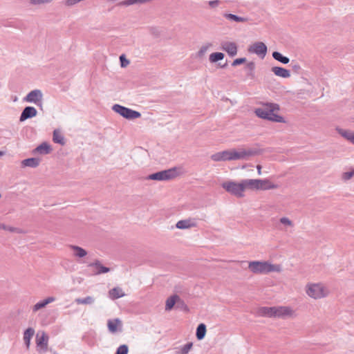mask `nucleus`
<instances>
[{"label": "nucleus", "mask_w": 354, "mask_h": 354, "mask_svg": "<svg viewBox=\"0 0 354 354\" xmlns=\"http://www.w3.org/2000/svg\"><path fill=\"white\" fill-rule=\"evenodd\" d=\"M279 111V106L275 103H266L262 107L255 109V114L260 118L272 122L284 123V118L276 112Z\"/></svg>", "instance_id": "obj_1"}, {"label": "nucleus", "mask_w": 354, "mask_h": 354, "mask_svg": "<svg viewBox=\"0 0 354 354\" xmlns=\"http://www.w3.org/2000/svg\"><path fill=\"white\" fill-rule=\"evenodd\" d=\"M250 272L256 274H266L270 272H280L281 266L269 261H253L248 263Z\"/></svg>", "instance_id": "obj_2"}, {"label": "nucleus", "mask_w": 354, "mask_h": 354, "mask_svg": "<svg viewBox=\"0 0 354 354\" xmlns=\"http://www.w3.org/2000/svg\"><path fill=\"white\" fill-rule=\"evenodd\" d=\"M305 290L306 295L314 299L326 297L329 294L327 288L321 283H309L306 284Z\"/></svg>", "instance_id": "obj_3"}, {"label": "nucleus", "mask_w": 354, "mask_h": 354, "mask_svg": "<svg viewBox=\"0 0 354 354\" xmlns=\"http://www.w3.org/2000/svg\"><path fill=\"white\" fill-rule=\"evenodd\" d=\"M231 160H248L250 157L259 153L257 149L253 148H239L238 149H230Z\"/></svg>", "instance_id": "obj_4"}, {"label": "nucleus", "mask_w": 354, "mask_h": 354, "mask_svg": "<svg viewBox=\"0 0 354 354\" xmlns=\"http://www.w3.org/2000/svg\"><path fill=\"white\" fill-rule=\"evenodd\" d=\"M221 186L226 192L237 198L244 196L242 180L239 183L232 180L225 181L222 183Z\"/></svg>", "instance_id": "obj_5"}, {"label": "nucleus", "mask_w": 354, "mask_h": 354, "mask_svg": "<svg viewBox=\"0 0 354 354\" xmlns=\"http://www.w3.org/2000/svg\"><path fill=\"white\" fill-rule=\"evenodd\" d=\"M112 110L127 120H134L141 116V113L129 108L115 104Z\"/></svg>", "instance_id": "obj_6"}, {"label": "nucleus", "mask_w": 354, "mask_h": 354, "mask_svg": "<svg viewBox=\"0 0 354 354\" xmlns=\"http://www.w3.org/2000/svg\"><path fill=\"white\" fill-rule=\"evenodd\" d=\"M178 175L176 168L174 167L167 170L158 171L148 176V179L153 180H167L175 178Z\"/></svg>", "instance_id": "obj_7"}, {"label": "nucleus", "mask_w": 354, "mask_h": 354, "mask_svg": "<svg viewBox=\"0 0 354 354\" xmlns=\"http://www.w3.org/2000/svg\"><path fill=\"white\" fill-rule=\"evenodd\" d=\"M44 95L41 90L35 89L30 91L24 97V100L36 104L37 106L42 108Z\"/></svg>", "instance_id": "obj_8"}, {"label": "nucleus", "mask_w": 354, "mask_h": 354, "mask_svg": "<svg viewBox=\"0 0 354 354\" xmlns=\"http://www.w3.org/2000/svg\"><path fill=\"white\" fill-rule=\"evenodd\" d=\"M295 311L290 306H275V318L293 317Z\"/></svg>", "instance_id": "obj_9"}, {"label": "nucleus", "mask_w": 354, "mask_h": 354, "mask_svg": "<svg viewBox=\"0 0 354 354\" xmlns=\"http://www.w3.org/2000/svg\"><path fill=\"white\" fill-rule=\"evenodd\" d=\"M248 52L254 53L261 58H263L267 53V46L261 41H257L249 46Z\"/></svg>", "instance_id": "obj_10"}, {"label": "nucleus", "mask_w": 354, "mask_h": 354, "mask_svg": "<svg viewBox=\"0 0 354 354\" xmlns=\"http://www.w3.org/2000/svg\"><path fill=\"white\" fill-rule=\"evenodd\" d=\"M221 48L225 51L229 56L234 57L237 54L238 46L235 42L223 41L221 43Z\"/></svg>", "instance_id": "obj_11"}, {"label": "nucleus", "mask_w": 354, "mask_h": 354, "mask_svg": "<svg viewBox=\"0 0 354 354\" xmlns=\"http://www.w3.org/2000/svg\"><path fill=\"white\" fill-rule=\"evenodd\" d=\"M210 158L215 162L232 161L230 149L215 153L210 156Z\"/></svg>", "instance_id": "obj_12"}, {"label": "nucleus", "mask_w": 354, "mask_h": 354, "mask_svg": "<svg viewBox=\"0 0 354 354\" xmlns=\"http://www.w3.org/2000/svg\"><path fill=\"white\" fill-rule=\"evenodd\" d=\"M37 111L33 106H26L22 111L19 117V121L24 122L28 119L34 118L37 115Z\"/></svg>", "instance_id": "obj_13"}, {"label": "nucleus", "mask_w": 354, "mask_h": 354, "mask_svg": "<svg viewBox=\"0 0 354 354\" xmlns=\"http://www.w3.org/2000/svg\"><path fill=\"white\" fill-rule=\"evenodd\" d=\"M88 266L93 268V274L95 275L106 273L110 271V269L102 266L99 260H95L94 262L90 263Z\"/></svg>", "instance_id": "obj_14"}, {"label": "nucleus", "mask_w": 354, "mask_h": 354, "mask_svg": "<svg viewBox=\"0 0 354 354\" xmlns=\"http://www.w3.org/2000/svg\"><path fill=\"white\" fill-rule=\"evenodd\" d=\"M109 331L111 333H115L118 331H122V324L120 319H109L107 322Z\"/></svg>", "instance_id": "obj_15"}, {"label": "nucleus", "mask_w": 354, "mask_h": 354, "mask_svg": "<svg viewBox=\"0 0 354 354\" xmlns=\"http://www.w3.org/2000/svg\"><path fill=\"white\" fill-rule=\"evenodd\" d=\"M196 226V222L194 218H188L185 220H180L176 224V227L178 229L185 230L189 229Z\"/></svg>", "instance_id": "obj_16"}, {"label": "nucleus", "mask_w": 354, "mask_h": 354, "mask_svg": "<svg viewBox=\"0 0 354 354\" xmlns=\"http://www.w3.org/2000/svg\"><path fill=\"white\" fill-rule=\"evenodd\" d=\"M243 191L246 190H259V183L258 179H243L242 180Z\"/></svg>", "instance_id": "obj_17"}, {"label": "nucleus", "mask_w": 354, "mask_h": 354, "mask_svg": "<svg viewBox=\"0 0 354 354\" xmlns=\"http://www.w3.org/2000/svg\"><path fill=\"white\" fill-rule=\"evenodd\" d=\"M55 301V298L54 297H48L42 301H39V302H37L32 306V312L35 313V312L38 311L39 310H40L43 308H45L48 304H49Z\"/></svg>", "instance_id": "obj_18"}, {"label": "nucleus", "mask_w": 354, "mask_h": 354, "mask_svg": "<svg viewBox=\"0 0 354 354\" xmlns=\"http://www.w3.org/2000/svg\"><path fill=\"white\" fill-rule=\"evenodd\" d=\"M336 131L337 133L341 135L344 138L349 141L351 143L354 145V132L348 130V129H343L339 127L336 128Z\"/></svg>", "instance_id": "obj_19"}, {"label": "nucleus", "mask_w": 354, "mask_h": 354, "mask_svg": "<svg viewBox=\"0 0 354 354\" xmlns=\"http://www.w3.org/2000/svg\"><path fill=\"white\" fill-rule=\"evenodd\" d=\"M258 181L259 182L258 183L259 190H268V189H276L278 187V186L277 185L271 183L268 179H258Z\"/></svg>", "instance_id": "obj_20"}, {"label": "nucleus", "mask_w": 354, "mask_h": 354, "mask_svg": "<svg viewBox=\"0 0 354 354\" xmlns=\"http://www.w3.org/2000/svg\"><path fill=\"white\" fill-rule=\"evenodd\" d=\"M271 71L275 75L280 77L288 78L290 77V71L282 67L274 66L272 68Z\"/></svg>", "instance_id": "obj_21"}, {"label": "nucleus", "mask_w": 354, "mask_h": 354, "mask_svg": "<svg viewBox=\"0 0 354 354\" xmlns=\"http://www.w3.org/2000/svg\"><path fill=\"white\" fill-rule=\"evenodd\" d=\"M258 313L260 316L275 318V306L261 307L259 309Z\"/></svg>", "instance_id": "obj_22"}, {"label": "nucleus", "mask_w": 354, "mask_h": 354, "mask_svg": "<svg viewBox=\"0 0 354 354\" xmlns=\"http://www.w3.org/2000/svg\"><path fill=\"white\" fill-rule=\"evenodd\" d=\"M52 149L50 145L47 142H43L37 146L33 151L35 153L39 154H48L51 151Z\"/></svg>", "instance_id": "obj_23"}, {"label": "nucleus", "mask_w": 354, "mask_h": 354, "mask_svg": "<svg viewBox=\"0 0 354 354\" xmlns=\"http://www.w3.org/2000/svg\"><path fill=\"white\" fill-rule=\"evenodd\" d=\"M179 301H180V302L182 301L179 296L174 295L173 296L169 297L166 300L165 310H171L172 308L174 307V306L176 304H178Z\"/></svg>", "instance_id": "obj_24"}, {"label": "nucleus", "mask_w": 354, "mask_h": 354, "mask_svg": "<svg viewBox=\"0 0 354 354\" xmlns=\"http://www.w3.org/2000/svg\"><path fill=\"white\" fill-rule=\"evenodd\" d=\"M39 163L40 159L37 158H30L22 160L21 165L23 167L35 168L39 165Z\"/></svg>", "instance_id": "obj_25"}, {"label": "nucleus", "mask_w": 354, "mask_h": 354, "mask_svg": "<svg viewBox=\"0 0 354 354\" xmlns=\"http://www.w3.org/2000/svg\"><path fill=\"white\" fill-rule=\"evenodd\" d=\"M48 336L45 334V333H42L41 336H37V346L44 348L46 351L48 347Z\"/></svg>", "instance_id": "obj_26"}, {"label": "nucleus", "mask_w": 354, "mask_h": 354, "mask_svg": "<svg viewBox=\"0 0 354 354\" xmlns=\"http://www.w3.org/2000/svg\"><path fill=\"white\" fill-rule=\"evenodd\" d=\"M109 297L112 299H116L122 297L125 295L122 289L119 287L112 288L111 290H109Z\"/></svg>", "instance_id": "obj_27"}, {"label": "nucleus", "mask_w": 354, "mask_h": 354, "mask_svg": "<svg viewBox=\"0 0 354 354\" xmlns=\"http://www.w3.org/2000/svg\"><path fill=\"white\" fill-rule=\"evenodd\" d=\"M35 334V330L32 328H27L24 333V341L27 348L29 347L30 339Z\"/></svg>", "instance_id": "obj_28"}, {"label": "nucleus", "mask_w": 354, "mask_h": 354, "mask_svg": "<svg viewBox=\"0 0 354 354\" xmlns=\"http://www.w3.org/2000/svg\"><path fill=\"white\" fill-rule=\"evenodd\" d=\"M71 248L73 250V255L78 258H83L86 256L87 252L82 248L77 245H71Z\"/></svg>", "instance_id": "obj_29"}, {"label": "nucleus", "mask_w": 354, "mask_h": 354, "mask_svg": "<svg viewBox=\"0 0 354 354\" xmlns=\"http://www.w3.org/2000/svg\"><path fill=\"white\" fill-rule=\"evenodd\" d=\"M279 223L283 225V227H281V230H286L289 227H293L294 223L293 222L288 218V217H281L279 219Z\"/></svg>", "instance_id": "obj_30"}, {"label": "nucleus", "mask_w": 354, "mask_h": 354, "mask_svg": "<svg viewBox=\"0 0 354 354\" xmlns=\"http://www.w3.org/2000/svg\"><path fill=\"white\" fill-rule=\"evenodd\" d=\"M193 346L192 342H188L186 344L177 348L175 354H188Z\"/></svg>", "instance_id": "obj_31"}, {"label": "nucleus", "mask_w": 354, "mask_h": 354, "mask_svg": "<svg viewBox=\"0 0 354 354\" xmlns=\"http://www.w3.org/2000/svg\"><path fill=\"white\" fill-rule=\"evenodd\" d=\"M206 333V326L204 324H200L196 328V337L198 340L203 339Z\"/></svg>", "instance_id": "obj_32"}, {"label": "nucleus", "mask_w": 354, "mask_h": 354, "mask_svg": "<svg viewBox=\"0 0 354 354\" xmlns=\"http://www.w3.org/2000/svg\"><path fill=\"white\" fill-rule=\"evenodd\" d=\"M272 57L274 59L284 64H286L290 62V59L288 57L283 56L281 53L277 51L272 53Z\"/></svg>", "instance_id": "obj_33"}, {"label": "nucleus", "mask_w": 354, "mask_h": 354, "mask_svg": "<svg viewBox=\"0 0 354 354\" xmlns=\"http://www.w3.org/2000/svg\"><path fill=\"white\" fill-rule=\"evenodd\" d=\"M53 140L55 143H58L62 145H64V138L57 129L54 130L53 131Z\"/></svg>", "instance_id": "obj_34"}, {"label": "nucleus", "mask_w": 354, "mask_h": 354, "mask_svg": "<svg viewBox=\"0 0 354 354\" xmlns=\"http://www.w3.org/2000/svg\"><path fill=\"white\" fill-rule=\"evenodd\" d=\"M223 17L225 18H226L227 19L230 20V21H233L239 22H239H244L246 20L243 17L237 16V15H234V14H230V13H225L223 15Z\"/></svg>", "instance_id": "obj_35"}, {"label": "nucleus", "mask_w": 354, "mask_h": 354, "mask_svg": "<svg viewBox=\"0 0 354 354\" xmlns=\"http://www.w3.org/2000/svg\"><path fill=\"white\" fill-rule=\"evenodd\" d=\"M94 301V297L91 296H88L84 298H77L75 299V302L77 304H92Z\"/></svg>", "instance_id": "obj_36"}, {"label": "nucleus", "mask_w": 354, "mask_h": 354, "mask_svg": "<svg viewBox=\"0 0 354 354\" xmlns=\"http://www.w3.org/2000/svg\"><path fill=\"white\" fill-rule=\"evenodd\" d=\"M224 54L223 53H213L210 54L209 59L212 63H215L218 61L222 60L224 58Z\"/></svg>", "instance_id": "obj_37"}, {"label": "nucleus", "mask_w": 354, "mask_h": 354, "mask_svg": "<svg viewBox=\"0 0 354 354\" xmlns=\"http://www.w3.org/2000/svg\"><path fill=\"white\" fill-rule=\"evenodd\" d=\"M53 0H30L29 3L32 6H40L44 4L50 3Z\"/></svg>", "instance_id": "obj_38"}, {"label": "nucleus", "mask_w": 354, "mask_h": 354, "mask_svg": "<svg viewBox=\"0 0 354 354\" xmlns=\"http://www.w3.org/2000/svg\"><path fill=\"white\" fill-rule=\"evenodd\" d=\"M129 351V348L127 345L122 344L120 345L116 350V352L115 354H127Z\"/></svg>", "instance_id": "obj_39"}, {"label": "nucleus", "mask_w": 354, "mask_h": 354, "mask_svg": "<svg viewBox=\"0 0 354 354\" xmlns=\"http://www.w3.org/2000/svg\"><path fill=\"white\" fill-rule=\"evenodd\" d=\"M212 46V44H207L205 45H203L201 46V48H200L199 51H198V55L199 56H203L206 52L207 50H208V48L209 47Z\"/></svg>", "instance_id": "obj_40"}, {"label": "nucleus", "mask_w": 354, "mask_h": 354, "mask_svg": "<svg viewBox=\"0 0 354 354\" xmlns=\"http://www.w3.org/2000/svg\"><path fill=\"white\" fill-rule=\"evenodd\" d=\"M354 176V169L351 171L344 172L342 175V178L344 180H348Z\"/></svg>", "instance_id": "obj_41"}, {"label": "nucleus", "mask_w": 354, "mask_h": 354, "mask_svg": "<svg viewBox=\"0 0 354 354\" xmlns=\"http://www.w3.org/2000/svg\"><path fill=\"white\" fill-rule=\"evenodd\" d=\"M0 229H3V230H8V231H10V232H19V230L17 228H15V227H12L7 226V225H3V224L0 225Z\"/></svg>", "instance_id": "obj_42"}, {"label": "nucleus", "mask_w": 354, "mask_h": 354, "mask_svg": "<svg viewBox=\"0 0 354 354\" xmlns=\"http://www.w3.org/2000/svg\"><path fill=\"white\" fill-rule=\"evenodd\" d=\"M245 61H246L245 58H238V59H236L232 63V66H238L239 64H241L245 62Z\"/></svg>", "instance_id": "obj_43"}, {"label": "nucleus", "mask_w": 354, "mask_h": 354, "mask_svg": "<svg viewBox=\"0 0 354 354\" xmlns=\"http://www.w3.org/2000/svg\"><path fill=\"white\" fill-rule=\"evenodd\" d=\"M120 60L122 67H126L129 64V61L125 58L124 55L120 57Z\"/></svg>", "instance_id": "obj_44"}, {"label": "nucleus", "mask_w": 354, "mask_h": 354, "mask_svg": "<svg viewBox=\"0 0 354 354\" xmlns=\"http://www.w3.org/2000/svg\"><path fill=\"white\" fill-rule=\"evenodd\" d=\"M220 3V1L218 0H213L208 1V4L209 7L214 8H216Z\"/></svg>", "instance_id": "obj_45"}, {"label": "nucleus", "mask_w": 354, "mask_h": 354, "mask_svg": "<svg viewBox=\"0 0 354 354\" xmlns=\"http://www.w3.org/2000/svg\"><path fill=\"white\" fill-rule=\"evenodd\" d=\"M247 69H248L250 71H253L255 68V64L254 62H250L247 64L246 65Z\"/></svg>", "instance_id": "obj_46"}, {"label": "nucleus", "mask_w": 354, "mask_h": 354, "mask_svg": "<svg viewBox=\"0 0 354 354\" xmlns=\"http://www.w3.org/2000/svg\"><path fill=\"white\" fill-rule=\"evenodd\" d=\"M292 67L295 71H297L301 68L300 66L298 64H292Z\"/></svg>", "instance_id": "obj_47"}, {"label": "nucleus", "mask_w": 354, "mask_h": 354, "mask_svg": "<svg viewBox=\"0 0 354 354\" xmlns=\"http://www.w3.org/2000/svg\"><path fill=\"white\" fill-rule=\"evenodd\" d=\"M257 171H258L259 175H260L261 174V166L258 165L257 166Z\"/></svg>", "instance_id": "obj_48"}, {"label": "nucleus", "mask_w": 354, "mask_h": 354, "mask_svg": "<svg viewBox=\"0 0 354 354\" xmlns=\"http://www.w3.org/2000/svg\"><path fill=\"white\" fill-rule=\"evenodd\" d=\"M5 153H6V152H5V151H0V156H4V155H5Z\"/></svg>", "instance_id": "obj_49"}]
</instances>
